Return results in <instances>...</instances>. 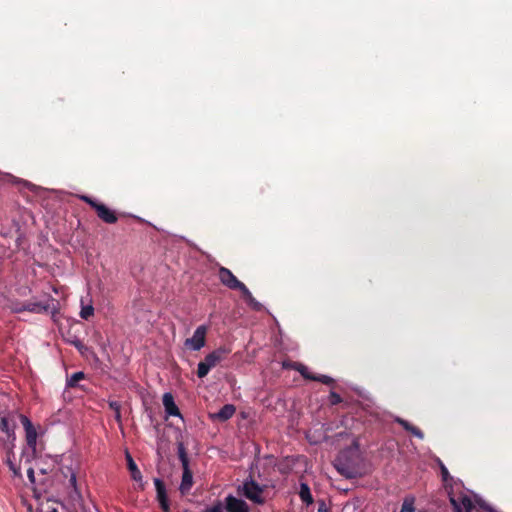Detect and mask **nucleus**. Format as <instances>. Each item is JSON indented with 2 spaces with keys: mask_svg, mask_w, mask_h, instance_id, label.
<instances>
[{
  "mask_svg": "<svg viewBox=\"0 0 512 512\" xmlns=\"http://www.w3.org/2000/svg\"><path fill=\"white\" fill-rule=\"evenodd\" d=\"M400 512H415V498L408 496L404 499Z\"/></svg>",
  "mask_w": 512,
  "mask_h": 512,
  "instance_id": "obj_22",
  "label": "nucleus"
},
{
  "mask_svg": "<svg viewBox=\"0 0 512 512\" xmlns=\"http://www.w3.org/2000/svg\"><path fill=\"white\" fill-rule=\"evenodd\" d=\"M28 477L31 482H34V470L32 468L28 469Z\"/></svg>",
  "mask_w": 512,
  "mask_h": 512,
  "instance_id": "obj_33",
  "label": "nucleus"
},
{
  "mask_svg": "<svg viewBox=\"0 0 512 512\" xmlns=\"http://www.w3.org/2000/svg\"><path fill=\"white\" fill-rule=\"evenodd\" d=\"M85 378V374L83 372H75L71 375V377L67 380V386L76 387L78 382Z\"/></svg>",
  "mask_w": 512,
  "mask_h": 512,
  "instance_id": "obj_24",
  "label": "nucleus"
},
{
  "mask_svg": "<svg viewBox=\"0 0 512 512\" xmlns=\"http://www.w3.org/2000/svg\"><path fill=\"white\" fill-rule=\"evenodd\" d=\"M307 375L309 377H305L306 380L317 381V382L323 383L325 385H334L335 384L334 379L327 375H315V374L311 373L309 370H308Z\"/></svg>",
  "mask_w": 512,
  "mask_h": 512,
  "instance_id": "obj_15",
  "label": "nucleus"
},
{
  "mask_svg": "<svg viewBox=\"0 0 512 512\" xmlns=\"http://www.w3.org/2000/svg\"><path fill=\"white\" fill-rule=\"evenodd\" d=\"M7 464L9 466L10 470L13 472V474L15 476H19L20 475L19 469L14 465V463L12 462V460L10 459L9 456L7 458Z\"/></svg>",
  "mask_w": 512,
  "mask_h": 512,
  "instance_id": "obj_29",
  "label": "nucleus"
},
{
  "mask_svg": "<svg viewBox=\"0 0 512 512\" xmlns=\"http://www.w3.org/2000/svg\"><path fill=\"white\" fill-rule=\"evenodd\" d=\"M318 512H328L327 506L324 502L319 504Z\"/></svg>",
  "mask_w": 512,
  "mask_h": 512,
  "instance_id": "obj_32",
  "label": "nucleus"
},
{
  "mask_svg": "<svg viewBox=\"0 0 512 512\" xmlns=\"http://www.w3.org/2000/svg\"><path fill=\"white\" fill-rule=\"evenodd\" d=\"M236 409L234 405L226 404L218 412L209 414V416H233Z\"/></svg>",
  "mask_w": 512,
  "mask_h": 512,
  "instance_id": "obj_21",
  "label": "nucleus"
},
{
  "mask_svg": "<svg viewBox=\"0 0 512 512\" xmlns=\"http://www.w3.org/2000/svg\"><path fill=\"white\" fill-rule=\"evenodd\" d=\"M125 458H126L127 466L130 471L132 479L136 482H141L142 474L128 451L125 452Z\"/></svg>",
  "mask_w": 512,
  "mask_h": 512,
  "instance_id": "obj_14",
  "label": "nucleus"
},
{
  "mask_svg": "<svg viewBox=\"0 0 512 512\" xmlns=\"http://www.w3.org/2000/svg\"><path fill=\"white\" fill-rule=\"evenodd\" d=\"M341 402H342L341 396L338 393L331 391L328 396V403L330 405L334 406V405L340 404Z\"/></svg>",
  "mask_w": 512,
  "mask_h": 512,
  "instance_id": "obj_26",
  "label": "nucleus"
},
{
  "mask_svg": "<svg viewBox=\"0 0 512 512\" xmlns=\"http://www.w3.org/2000/svg\"><path fill=\"white\" fill-rule=\"evenodd\" d=\"M48 308H49L48 304H43L40 302L39 303H28L25 306V310H27L29 312H34V313L47 312Z\"/></svg>",
  "mask_w": 512,
  "mask_h": 512,
  "instance_id": "obj_20",
  "label": "nucleus"
},
{
  "mask_svg": "<svg viewBox=\"0 0 512 512\" xmlns=\"http://www.w3.org/2000/svg\"><path fill=\"white\" fill-rule=\"evenodd\" d=\"M242 297L244 300L248 303L250 307H252L256 311H260L262 308V305L253 297L250 290L247 288V291L243 290L241 291Z\"/></svg>",
  "mask_w": 512,
  "mask_h": 512,
  "instance_id": "obj_17",
  "label": "nucleus"
},
{
  "mask_svg": "<svg viewBox=\"0 0 512 512\" xmlns=\"http://www.w3.org/2000/svg\"><path fill=\"white\" fill-rule=\"evenodd\" d=\"M220 282L232 290L247 291V287L244 283L237 279V277L226 267H220L218 271Z\"/></svg>",
  "mask_w": 512,
  "mask_h": 512,
  "instance_id": "obj_6",
  "label": "nucleus"
},
{
  "mask_svg": "<svg viewBox=\"0 0 512 512\" xmlns=\"http://www.w3.org/2000/svg\"><path fill=\"white\" fill-rule=\"evenodd\" d=\"M14 428L15 425L10 423L7 418H0V431L6 433L8 439H14Z\"/></svg>",
  "mask_w": 512,
  "mask_h": 512,
  "instance_id": "obj_16",
  "label": "nucleus"
},
{
  "mask_svg": "<svg viewBox=\"0 0 512 512\" xmlns=\"http://www.w3.org/2000/svg\"><path fill=\"white\" fill-rule=\"evenodd\" d=\"M282 368L298 371L304 379H305V377H309L307 375L308 368L300 362H294L292 360L286 359V360L282 361Z\"/></svg>",
  "mask_w": 512,
  "mask_h": 512,
  "instance_id": "obj_12",
  "label": "nucleus"
},
{
  "mask_svg": "<svg viewBox=\"0 0 512 512\" xmlns=\"http://www.w3.org/2000/svg\"><path fill=\"white\" fill-rule=\"evenodd\" d=\"M72 344L80 351L82 352L84 349H86L85 345L83 344V342L79 339H76L74 341H72Z\"/></svg>",
  "mask_w": 512,
  "mask_h": 512,
  "instance_id": "obj_30",
  "label": "nucleus"
},
{
  "mask_svg": "<svg viewBox=\"0 0 512 512\" xmlns=\"http://www.w3.org/2000/svg\"><path fill=\"white\" fill-rule=\"evenodd\" d=\"M154 484H155L156 491H157V500L161 506V509L164 512H169L170 506H169V502H168L166 488H165L163 481H161L159 478H155Z\"/></svg>",
  "mask_w": 512,
  "mask_h": 512,
  "instance_id": "obj_10",
  "label": "nucleus"
},
{
  "mask_svg": "<svg viewBox=\"0 0 512 512\" xmlns=\"http://www.w3.org/2000/svg\"><path fill=\"white\" fill-rule=\"evenodd\" d=\"M70 482L75 485L76 483V477L74 475H72L71 479H70Z\"/></svg>",
  "mask_w": 512,
  "mask_h": 512,
  "instance_id": "obj_34",
  "label": "nucleus"
},
{
  "mask_svg": "<svg viewBox=\"0 0 512 512\" xmlns=\"http://www.w3.org/2000/svg\"><path fill=\"white\" fill-rule=\"evenodd\" d=\"M450 503L454 508V512H471L474 507L470 497L467 495L451 496Z\"/></svg>",
  "mask_w": 512,
  "mask_h": 512,
  "instance_id": "obj_8",
  "label": "nucleus"
},
{
  "mask_svg": "<svg viewBox=\"0 0 512 512\" xmlns=\"http://www.w3.org/2000/svg\"><path fill=\"white\" fill-rule=\"evenodd\" d=\"M238 494L246 497L255 504L262 505L266 499L264 497L265 487L260 486L254 480H247L237 489Z\"/></svg>",
  "mask_w": 512,
  "mask_h": 512,
  "instance_id": "obj_2",
  "label": "nucleus"
},
{
  "mask_svg": "<svg viewBox=\"0 0 512 512\" xmlns=\"http://www.w3.org/2000/svg\"><path fill=\"white\" fill-rule=\"evenodd\" d=\"M51 512H58L56 509H53Z\"/></svg>",
  "mask_w": 512,
  "mask_h": 512,
  "instance_id": "obj_36",
  "label": "nucleus"
},
{
  "mask_svg": "<svg viewBox=\"0 0 512 512\" xmlns=\"http://www.w3.org/2000/svg\"><path fill=\"white\" fill-rule=\"evenodd\" d=\"M94 315V308L92 305L82 306L80 311V317L84 320H88L91 316Z\"/></svg>",
  "mask_w": 512,
  "mask_h": 512,
  "instance_id": "obj_25",
  "label": "nucleus"
},
{
  "mask_svg": "<svg viewBox=\"0 0 512 512\" xmlns=\"http://www.w3.org/2000/svg\"><path fill=\"white\" fill-rule=\"evenodd\" d=\"M441 473L444 481H447L450 478L449 472L444 465H441Z\"/></svg>",
  "mask_w": 512,
  "mask_h": 512,
  "instance_id": "obj_31",
  "label": "nucleus"
},
{
  "mask_svg": "<svg viewBox=\"0 0 512 512\" xmlns=\"http://www.w3.org/2000/svg\"><path fill=\"white\" fill-rule=\"evenodd\" d=\"M299 496H300L301 500L303 502L307 503L308 505L313 502V498H312L310 489H309L308 485L305 483H302L300 486Z\"/></svg>",
  "mask_w": 512,
  "mask_h": 512,
  "instance_id": "obj_19",
  "label": "nucleus"
},
{
  "mask_svg": "<svg viewBox=\"0 0 512 512\" xmlns=\"http://www.w3.org/2000/svg\"><path fill=\"white\" fill-rule=\"evenodd\" d=\"M193 485V475L189 466L183 467L182 481L180 484V491L182 494L187 493Z\"/></svg>",
  "mask_w": 512,
  "mask_h": 512,
  "instance_id": "obj_13",
  "label": "nucleus"
},
{
  "mask_svg": "<svg viewBox=\"0 0 512 512\" xmlns=\"http://www.w3.org/2000/svg\"><path fill=\"white\" fill-rule=\"evenodd\" d=\"M334 466L342 476L348 479L360 477L365 473L367 465L358 452L354 439L351 447L341 451Z\"/></svg>",
  "mask_w": 512,
  "mask_h": 512,
  "instance_id": "obj_1",
  "label": "nucleus"
},
{
  "mask_svg": "<svg viewBox=\"0 0 512 512\" xmlns=\"http://www.w3.org/2000/svg\"><path fill=\"white\" fill-rule=\"evenodd\" d=\"M22 424L25 430L27 445L35 454L37 450V439L45 434L46 428L40 425H35L29 418H23Z\"/></svg>",
  "mask_w": 512,
  "mask_h": 512,
  "instance_id": "obj_5",
  "label": "nucleus"
},
{
  "mask_svg": "<svg viewBox=\"0 0 512 512\" xmlns=\"http://www.w3.org/2000/svg\"><path fill=\"white\" fill-rule=\"evenodd\" d=\"M228 354L224 348H219L209 353L203 361H200L197 368V376L204 378L210 370L216 367Z\"/></svg>",
  "mask_w": 512,
  "mask_h": 512,
  "instance_id": "obj_4",
  "label": "nucleus"
},
{
  "mask_svg": "<svg viewBox=\"0 0 512 512\" xmlns=\"http://www.w3.org/2000/svg\"><path fill=\"white\" fill-rule=\"evenodd\" d=\"M178 456L182 463V467L189 466L188 456H187L184 444L182 442L178 443Z\"/></svg>",
  "mask_w": 512,
  "mask_h": 512,
  "instance_id": "obj_23",
  "label": "nucleus"
},
{
  "mask_svg": "<svg viewBox=\"0 0 512 512\" xmlns=\"http://www.w3.org/2000/svg\"><path fill=\"white\" fill-rule=\"evenodd\" d=\"M79 198L87 203L91 208H93L99 219H101L104 223L115 224L118 221L116 212L105 204L100 203L87 195H81Z\"/></svg>",
  "mask_w": 512,
  "mask_h": 512,
  "instance_id": "obj_3",
  "label": "nucleus"
},
{
  "mask_svg": "<svg viewBox=\"0 0 512 512\" xmlns=\"http://www.w3.org/2000/svg\"><path fill=\"white\" fill-rule=\"evenodd\" d=\"M225 508L227 512H249L247 503L232 495H228L225 498Z\"/></svg>",
  "mask_w": 512,
  "mask_h": 512,
  "instance_id": "obj_9",
  "label": "nucleus"
},
{
  "mask_svg": "<svg viewBox=\"0 0 512 512\" xmlns=\"http://www.w3.org/2000/svg\"><path fill=\"white\" fill-rule=\"evenodd\" d=\"M110 408L115 412V416H120L121 414V405L117 401H112L109 403Z\"/></svg>",
  "mask_w": 512,
  "mask_h": 512,
  "instance_id": "obj_27",
  "label": "nucleus"
},
{
  "mask_svg": "<svg viewBox=\"0 0 512 512\" xmlns=\"http://www.w3.org/2000/svg\"><path fill=\"white\" fill-rule=\"evenodd\" d=\"M163 406L167 414L166 416H182L171 393H165L163 395Z\"/></svg>",
  "mask_w": 512,
  "mask_h": 512,
  "instance_id": "obj_11",
  "label": "nucleus"
},
{
  "mask_svg": "<svg viewBox=\"0 0 512 512\" xmlns=\"http://www.w3.org/2000/svg\"><path fill=\"white\" fill-rule=\"evenodd\" d=\"M344 435V432L340 431L339 433L335 434V437H342Z\"/></svg>",
  "mask_w": 512,
  "mask_h": 512,
  "instance_id": "obj_35",
  "label": "nucleus"
},
{
  "mask_svg": "<svg viewBox=\"0 0 512 512\" xmlns=\"http://www.w3.org/2000/svg\"><path fill=\"white\" fill-rule=\"evenodd\" d=\"M398 423L411 434L418 438H423L422 432L415 426L411 425L409 421L404 418H397Z\"/></svg>",
  "mask_w": 512,
  "mask_h": 512,
  "instance_id": "obj_18",
  "label": "nucleus"
},
{
  "mask_svg": "<svg viewBox=\"0 0 512 512\" xmlns=\"http://www.w3.org/2000/svg\"><path fill=\"white\" fill-rule=\"evenodd\" d=\"M206 332L207 328L204 325L197 327L193 336L186 339L185 346L194 351L200 350L205 345Z\"/></svg>",
  "mask_w": 512,
  "mask_h": 512,
  "instance_id": "obj_7",
  "label": "nucleus"
},
{
  "mask_svg": "<svg viewBox=\"0 0 512 512\" xmlns=\"http://www.w3.org/2000/svg\"><path fill=\"white\" fill-rule=\"evenodd\" d=\"M205 512H223V505L220 501H218L212 507L207 508Z\"/></svg>",
  "mask_w": 512,
  "mask_h": 512,
  "instance_id": "obj_28",
  "label": "nucleus"
}]
</instances>
